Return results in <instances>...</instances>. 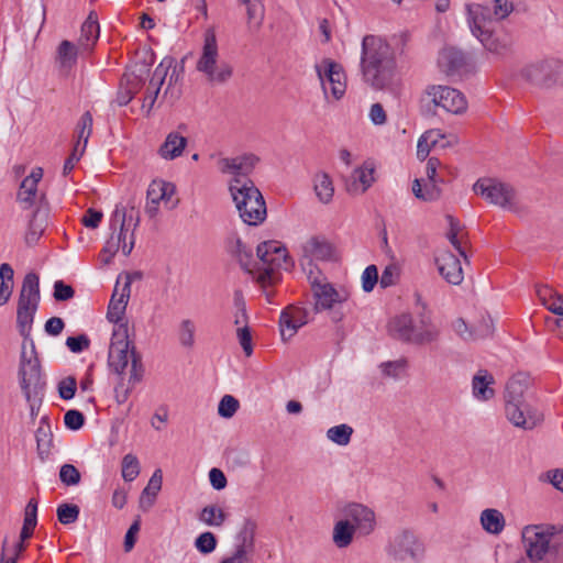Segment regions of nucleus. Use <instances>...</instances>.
<instances>
[{"instance_id":"f257e3e1","label":"nucleus","mask_w":563,"mask_h":563,"mask_svg":"<svg viewBox=\"0 0 563 563\" xmlns=\"http://www.w3.org/2000/svg\"><path fill=\"white\" fill-rule=\"evenodd\" d=\"M109 369L115 374L114 399L118 404H124L134 387L140 384L145 375L142 356L129 340V328L119 324L112 330L111 342L108 352Z\"/></svg>"},{"instance_id":"f03ea898","label":"nucleus","mask_w":563,"mask_h":563,"mask_svg":"<svg viewBox=\"0 0 563 563\" xmlns=\"http://www.w3.org/2000/svg\"><path fill=\"white\" fill-rule=\"evenodd\" d=\"M360 70L362 80L374 90L395 91L399 85L396 52L379 35L363 37Z\"/></svg>"},{"instance_id":"7ed1b4c3","label":"nucleus","mask_w":563,"mask_h":563,"mask_svg":"<svg viewBox=\"0 0 563 563\" xmlns=\"http://www.w3.org/2000/svg\"><path fill=\"white\" fill-rule=\"evenodd\" d=\"M530 377L523 373L514 375L506 384L504 400L505 416L516 428L533 430L543 421L542 411L526 399Z\"/></svg>"},{"instance_id":"20e7f679","label":"nucleus","mask_w":563,"mask_h":563,"mask_svg":"<svg viewBox=\"0 0 563 563\" xmlns=\"http://www.w3.org/2000/svg\"><path fill=\"white\" fill-rule=\"evenodd\" d=\"M183 73L184 68L178 66L173 57L166 56L161 60L145 88L141 106L145 115H150L159 97L167 102H174L180 97Z\"/></svg>"},{"instance_id":"39448f33","label":"nucleus","mask_w":563,"mask_h":563,"mask_svg":"<svg viewBox=\"0 0 563 563\" xmlns=\"http://www.w3.org/2000/svg\"><path fill=\"white\" fill-rule=\"evenodd\" d=\"M313 310L317 313L327 312L329 319L339 323L345 318V307L351 298V291L345 286H335L320 272H308Z\"/></svg>"},{"instance_id":"423d86ee","label":"nucleus","mask_w":563,"mask_h":563,"mask_svg":"<svg viewBox=\"0 0 563 563\" xmlns=\"http://www.w3.org/2000/svg\"><path fill=\"white\" fill-rule=\"evenodd\" d=\"M134 209L128 211L124 207L117 206L111 214L110 228L112 233L107 240L102 252L104 264L111 263L113 256L122 251L128 256L135 244L134 231L139 225V218L134 217Z\"/></svg>"},{"instance_id":"0eeeda50","label":"nucleus","mask_w":563,"mask_h":563,"mask_svg":"<svg viewBox=\"0 0 563 563\" xmlns=\"http://www.w3.org/2000/svg\"><path fill=\"white\" fill-rule=\"evenodd\" d=\"M384 553L391 563H424L427 547L413 530L401 528L388 536Z\"/></svg>"},{"instance_id":"6e6552de","label":"nucleus","mask_w":563,"mask_h":563,"mask_svg":"<svg viewBox=\"0 0 563 563\" xmlns=\"http://www.w3.org/2000/svg\"><path fill=\"white\" fill-rule=\"evenodd\" d=\"M229 190L244 223L258 225L266 219L264 197L253 181H230Z\"/></svg>"},{"instance_id":"1a4fd4ad","label":"nucleus","mask_w":563,"mask_h":563,"mask_svg":"<svg viewBox=\"0 0 563 563\" xmlns=\"http://www.w3.org/2000/svg\"><path fill=\"white\" fill-rule=\"evenodd\" d=\"M255 278L263 287L275 284L279 271L288 267V253L278 241H265L256 247Z\"/></svg>"},{"instance_id":"9d476101","label":"nucleus","mask_w":563,"mask_h":563,"mask_svg":"<svg viewBox=\"0 0 563 563\" xmlns=\"http://www.w3.org/2000/svg\"><path fill=\"white\" fill-rule=\"evenodd\" d=\"M197 71L201 73L211 85H223L230 80L233 74L232 66L222 60L213 30H207L200 56L196 63Z\"/></svg>"},{"instance_id":"9b49d317","label":"nucleus","mask_w":563,"mask_h":563,"mask_svg":"<svg viewBox=\"0 0 563 563\" xmlns=\"http://www.w3.org/2000/svg\"><path fill=\"white\" fill-rule=\"evenodd\" d=\"M521 542L527 562L541 563L556 549L554 527L545 525L526 526L521 531Z\"/></svg>"},{"instance_id":"f8f14e48","label":"nucleus","mask_w":563,"mask_h":563,"mask_svg":"<svg viewBox=\"0 0 563 563\" xmlns=\"http://www.w3.org/2000/svg\"><path fill=\"white\" fill-rule=\"evenodd\" d=\"M420 103L428 111L440 108L452 114H462L467 110L465 96L460 90L445 85L427 86Z\"/></svg>"},{"instance_id":"ddd939ff","label":"nucleus","mask_w":563,"mask_h":563,"mask_svg":"<svg viewBox=\"0 0 563 563\" xmlns=\"http://www.w3.org/2000/svg\"><path fill=\"white\" fill-rule=\"evenodd\" d=\"M41 299L40 278L35 273L25 275L16 310V325L22 335H27Z\"/></svg>"},{"instance_id":"4468645a","label":"nucleus","mask_w":563,"mask_h":563,"mask_svg":"<svg viewBox=\"0 0 563 563\" xmlns=\"http://www.w3.org/2000/svg\"><path fill=\"white\" fill-rule=\"evenodd\" d=\"M476 195L487 202L509 211H517L518 196L515 188L496 178H479L473 186Z\"/></svg>"},{"instance_id":"2eb2a0df","label":"nucleus","mask_w":563,"mask_h":563,"mask_svg":"<svg viewBox=\"0 0 563 563\" xmlns=\"http://www.w3.org/2000/svg\"><path fill=\"white\" fill-rule=\"evenodd\" d=\"M314 70L320 81L324 98L331 97L338 101L343 98L346 91V74L343 66L328 57L314 64Z\"/></svg>"},{"instance_id":"dca6fc26","label":"nucleus","mask_w":563,"mask_h":563,"mask_svg":"<svg viewBox=\"0 0 563 563\" xmlns=\"http://www.w3.org/2000/svg\"><path fill=\"white\" fill-rule=\"evenodd\" d=\"M20 385L26 401L30 404L31 413L35 412L37 399V388L40 384V364L35 356L34 345L27 352L25 345L22 346L20 363Z\"/></svg>"},{"instance_id":"f3484780","label":"nucleus","mask_w":563,"mask_h":563,"mask_svg":"<svg viewBox=\"0 0 563 563\" xmlns=\"http://www.w3.org/2000/svg\"><path fill=\"white\" fill-rule=\"evenodd\" d=\"M523 77L541 89L563 86V63L552 59L529 65L523 69Z\"/></svg>"},{"instance_id":"a211bd4d","label":"nucleus","mask_w":563,"mask_h":563,"mask_svg":"<svg viewBox=\"0 0 563 563\" xmlns=\"http://www.w3.org/2000/svg\"><path fill=\"white\" fill-rule=\"evenodd\" d=\"M175 194L176 187L173 183L163 179L152 180L146 191L145 213L150 218H155L159 213L161 205L168 210L174 209L178 203L177 200H173Z\"/></svg>"},{"instance_id":"6ab92c4d","label":"nucleus","mask_w":563,"mask_h":563,"mask_svg":"<svg viewBox=\"0 0 563 563\" xmlns=\"http://www.w3.org/2000/svg\"><path fill=\"white\" fill-rule=\"evenodd\" d=\"M300 262L307 273L310 269L319 271L312 263L314 261H330L334 257V249L325 239L310 236L300 246Z\"/></svg>"},{"instance_id":"aec40b11","label":"nucleus","mask_w":563,"mask_h":563,"mask_svg":"<svg viewBox=\"0 0 563 563\" xmlns=\"http://www.w3.org/2000/svg\"><path fill=\"white\" fill-rule=\"evenodd\" d=\"M43 178V169L35 167L31 174L25 177L16 192V201L22 209L46 206L45 195L37 189L38 183Z\"/></svg>"},{"instance_id":"412c9836","label":"nucleus","mask_w":563,"mask_h":563,"mask_svg":"<svg viewBox=\"0 0 563 563\" xmlns=\"http://www.w3.org/2000/svg\"><path fill=\"white\" fill-rule=\"evenodd\" d=\"M258 158L253 154H243L235 157H220L217 162L218 169L232 178L230 181H252L247 176L253 172Z\"/></svg>"},{"instance_id":"4be33fe9","label":"nucleus","mask_w":563,"mask_h":563,"mask_svg":"<svg viewBox=\"0 0 563 563\" xmlns=\"http://www.w3.org/2000/svg\"><path fill=\"white\" fill-rule=\"evenodd\" d=\"M346 520L362 536L371 534L376 527V515L372 508L361 503H349L343 508Z\"/></svg>"},{"instance_id":"5701e85b","label":"nucleus","mask_w":563,"mask_h":563,"mask_svg":"<svg viewBox=\"0 0 563 563\" xmlns=\"http://www.w3.org/2000/svg\"><path fill=\"white\" fill-rule=\"evenodd\" d=\"M308 323V312L306 309L289 306L285 308L279 317V330L283 341L292 339L298 330Z\"/></svg>"},{"instance_id":"b1692460","label":"nucleus","mask_w":563,"mask_h":563,"mask_svg":"<svg viewBox=\"0 0 563 563\" xmlns=\"http://www.w3.org/2000/svg\"><path fill=\"white\" fill-rule=\"evenodd\" d=\"M130 292L131 284L128 279L121 288L119 282H117L107 312L108 320L114 323L113 329L119 324H125L128 327V323L122 322V320L130 298Z\"/></svg>"},{"instance_id":"393cba45","label":"nucleus","mask_w":563,"mask_h":563,"mask_svg":"<svg viewBox=\"0 0 563 563\" xmlns=\"http://www.w3.org/2000/svg\"><path fill=\"white\" fill-rule=\"evenodd\" d=\"M440 275L452 285H460L463 279V269L460 260L450 251H441L434 257Z\"/></svg>"},{"instance_id":"a878e982","label":"nucleus","mask_w":563,"mask_h":563,"mask_svg":"<svg viewBox=\"0 0 563 563\" xmlns=\"http://www.w3.org/2000/svg\"><path fill=\"white\" fill-rule=\"evenodd\" d=\"M468 24L474 36H483L493 29L492 9L482 4H467Z\"/></svg>"},{"instance_id":"bb28decb","label":"nucleus","mask_w":563,"mask_h":563,"mask_svg":"<svg viewBox=\"0 0 563 563\" xmlns=\"http://www.w3.org/2000/svg\"><path fill=\"white\" fill-rule=\"evenodd\" d=\"M374 183V166L372 163H364L355 168L346 181L349 194L357 196L364 194Z\"/></svg>"},{"instance_id":"cd10ccee","label":"nucleus","mask_w":563,"mask_h":563,"mask_svg":"<svg viewBox=\"0 0 563 563\" xmlns=\"http://www.w3.org/2000/svg\"><path fill=\"white\" fill-rule=\"evenodd\" d=\"M440 334L439 327L432 321L428 313H421L417 324L413 323L412 344H430L438 340Z\"/></svg>"},{"instance_id":"c85d7f7f","label":"nucleus","mask_w":563,"mask_h":563,"mask_svg":"<svg viewBox=\"0 0 563 563\" xmlns=\"http://www.w3.org/2000/svg\"><path fill=\"white\" fill-rule=\"evenodd\" d=\"M495 383L494 376L486 369H479L472 379V394L479 401H487L495 396L492 387Z\"/></svg>"},{"instance_id":"c756f323","label":"nucleus","mask_w":563,"mask_h":563,"mask_svg":"<svg viewBox=\"0 0 563 563\" xmlns=\"http://www.w3.org/2000/svg\"><path fill=\"white\" fill-rule=\"evenodd\" d=\"M187 143L188 141L185 136L178 132H170L158 147L157 154L165 161H174L183 155Z\"/></svg>"},{"instance_id":"7c9ffc66","label":"nucleus","mask_w":563,"mask_h":563,"mask_svg":"<svg viewBox=\"0 0 563 563\" xmlns=\"http://www.w3.org/2000/svg\"><path fill=\"white\" fill-rule=\"evenodd\" d=\"M257 529L256 520L252 518H245L241 523V527L234 538V547L240 550H244L251 554L254 552L255 545V532Z\"/></svg>"},{"instance_id":"2f4dec72","label":"nucleus","mask_w":563,"mask_h":563,"mask_svg":"<svg viewBox=\"0 0 563 563\" xmlns=\"http://www.w3.org/2000/svg\"><path fill=\"white\" fill-rule=\"evenodd\" d=\"M482 529L492 536H499L506 527L504 514L496 508H486L479 515Z\"/></svg>"},{"instance_id":"473e14b6","label":"nucleus","mask_w":563,"mask_h":563,"mask_svg":"<svg viewBox=\"0 0 563 563\" xmlns=\"http://www.w3.org/2000/svg\"><path fill=\"white\" fill-rule=\"evenodd\" d=\"M389 334L400 341L411 343L413 320L408 313L394 317L388 323Z\"/></svg>"},{"instance_id":"72a5a7b5","label":"nucleus","mask_w":563,"mask_h":563,"mask_svg":"<svg viewBox=\"0 0 563 563\" xmlns=\"http://www.w3.org/2000/svg\"><path fill=\"white\" fill-rule=\"evenodd\" d=\"M48 222V210L46 206H40L36 208L33 218L30 221L27 232L25 234V241L27 244H34L38 241L43 234Z\"/></svg>"},{"instance_id":"f704fd0d","label":"nucleus","mask_w":563,"mask_h":563,"mask_svg":"<svg viewBox=\"0 0 563 563\" xmlns=\"http://www.w3.org/2000/svg\"><path fill=\"white\" fill-rule=\"evenodd\" d=\"M438 64L446 75H452L463 66V53L453 47L444 48L439 54Z\"/></svg>"},{"instance_id":"c9c22d12","label":"nucleus","mask_w":563,"mask_h":563,"mask_svg":"<svg viewBox=\"0 0 563 563\" xmlns=\"http://www.w3.org/2000/svg\"><path fill=\"white\" fill-rule=\"evenodd\" d=\"M313 190L321 203L328 205L332 201L334 186L331 177L324 172H318L312 178Z\"/></svg>"},{"instance_id":"e433bc0d","label":"nucleus","mask_w":563,"mask_h":563,"mask_svg":"<svg viewBox=\"0 0 563 563\" xmlns=\"http://www.w3.org/2000/svg\"><path fill=\"white\" fill-rule=\"evenodd\" d=\"M100 27L97 15L91 12L81 25L79 45L84 49H91L99 38Z\"/></svg>"},{"instance_id":"4c0bfd02","label":"nucleus","mask_w":563,"mask_h":563,"mask_svg":"<svg viewBox=\"0 0 563 563\" xmlns=\"http://www.w3.org/2000/svg\"><path fill=\"white\" fill-rule=\"evenodd\" d=\"M537 296L542 305L551 312L563 316V296L548 286L537 288Z\"/></svg>"},{"instance_id":"58836bf2","label":"nucleus","mask_w":563,"mask_h":563,"mask_svg":"<svg viewBox=\"0 0 563 563\" xmlns=\"http://www.w3.org/2000/svg\"><path fill=\"white\" fill-rule=\"evenodd\" d=\"M162 471L156 470L150 478L146 487L143 489L140 498L141 507L150 508L154 505L159 490L162 489Z\"/></svg>"},{"instance_id":"ea45409f","label":"nucleus","mask_w":563,"mask_h":563,"mask_svg":"<svg viewBox=\"0 0 563 563\" xmlns=\"http://www.w3.org/2000/svg\"><path fill=\"white\" fill-rule=\"evenodd\" d=\"M231 252L238 258L243 269L250 274H255V261L252 250L249 249L240 239H236L231 247Z\"/></svg>"},{"instance_id":"a19ab883","label":"nucleus","mask_w":563,"mask_h":563,"mask_svg":"<svg viewBox=\"0 0 563 563\" xmlns=\"http://www.w3.org/2000/svg\"><path fill=\"white\" fill-rule=\"evenodd\" d=\"M36 443H37V453L41 460H45L52 446V432L51 427L46 422V418H42L40 421V426L35 432Z\"/></svg>"},{"instance_id":"79ce46f5","label":"nucleus","mask_w":563,"mask_h":563,"mask_svg":"<svg viewBox=\"0 0 563 563\" xmlns=\"http://www.w3.org/2000/svg\"><path fill=\"white\" fill-rule=\"evenodd\" d=\"M356 530L349 520H340L333 527L332 539L334 544L342 549L349 547L353 541V536Z\"/></svg>"},{"instance_id":"37998d69","label":"nucleus","mask_w":563,"mask_h":563,"mask_svg":"<svg viewBox=\"0 0 563 563\" xmlns=\"http://www.w3.org/2000/svg\"><path fill=\"white\" fill-rule=\"evenodd\" d=\"M37 523V501L32 498L27 503L24 511L23 527L20 533L22 541L27 540L33 534Z\"/></svg>"},{"instance_id":"c03bdc74","label":"nucleus","mask_w":563,"mask_h":563,"mask_svg":"<svg viewBox=\"0 0 563 563\" xmlns=\"http://www.w3.org/2000/svg\"><path fill=\"white\" fill-rule=\"evenodd\" d=\"M76 143L74 146L87 147L88 140L92 133V115L89 111L85 112L76 125Z\"/></svg>"},{"instance_id":"a18cd8bd","label":"nucleus","mask_w":563,"mask_h":563,"mask_svg":"<svg viewBox=\"0 0 563 563\" xmlns=\"http://www.w3.org/2000/svg\"><path fill=\"white\" fill-rule=\"evenodd\" d=\"M382 375L386 378L399 379L408 369V361L404 357L383 362L378 366Z\"/></svg>"},{"instance_id":"49530a36","label":"nucleus","mask_w":563,"mask_h":563,"mask_svg":"<svg viewBox=\"0 0 563 563\" xmlns=\"http://www.w3.org/2000/svg\"><path fill=\"white\" fill-rule=\"evenodd\" d=\"M227 519V514L216 505H209L201 509L199 520L209 527H221Z\"/></svg>"},{"instance_id":"de8ad7c7","label":"nucleus","mask_w":563,"mask_h":563,"mask_svg":"<svg viewBox=\"0 0 563 563\" xmlns=\"http://www.w3.org/2000/svg\"><path fill=\"white\" fill-rule=\"evenodd\" d=\"M196 323L191 319H183L178 325V341L185 349L194 347L196 343Z\"/></svg>"},{"instance_id":"09e8293b","label":"nucleus","mask_w":563,"mask_h":563,"mask_svg":"<svg viewBox=\"0 0 563 563\" xmlns=\"http://www.w3.org/2000/svg\"><path fill=\"white\" fill-rule=\"evenodd\" d=\"M353 428L346 423L331 427L327 430V439L336 445L345 446L351 442Z\"/></svg>"},{"instance_id":"8fccbe9b","label":"nucleus","mask_w":563,"mask_h":563,"mask_svg":"<svg viewBox=\"0 0 563 563\" xmlns=\"http://www.w3.org/2000/svg\"><path fill=\"white\" fill-rule=\"evenodd\" d=\"M413 195L423 201H433L439 198L440 190L435 183L429 181L421 184L420 179H415L412 184Z\"/></svg>"},{"instance_id":"3c124183","label":"nucleus","mask_w":563,"mask_h":563,"mask_svg":"<svg viewBox=\"0 0 563 563\" xmlns=\"http://www.w3.org/2000/svg\"><path fill=\"white\" fill-rule=\"evenodd\" d=\"M246 7L247 26L250 32H257L264 20V5L262 2H250Z\"/></svg>"},{"instance_id":"603ef678","label":"nucleus","mask_w":563,"mask_h":563,"mask_svg":"<svg viewBox=\"0 0 563 563\" xmlns=\"http://www.w3.org/2000/svg\"><path fill=\"white\" fill-rule=\"evenodd\" d=\"M424 141L428 140L430 143L442 148L448 146H454L459 143V137L455 134L445 135L441 130H429L423 133Z\"/></svg>"},{"instance_id":"864d4df0","label":"nucleus","mask_w":563,"mask_h":563,"mask_svg":"<svg viewBox=\"0 0 563 563\" xmlns=\"http://www.w3.org/2000/svg\"><path fill=\"white\" fill-rule=\"evenodd\" d=\"M77 60V47L69 41L58 46V62L63 68H70Z\"/></svg>"},{"instance_id":"5fc2aeb1","label":"nucleus","mask_w":563,"mask_h":563,"mask_svg":"<svg viewBox=\"0 0 563 563\" xmlns=\"http://www.w3.org/2000/svg\"><path fill=\"white\" fill-rule=\"evenodd\" d=\"M122 477L125 482H133L140 474V463L135 455L126 454L122 459Z\"/></svg>"},{"instance_id":"6e6d98bb","label":"nucleus","mask_w":563,"mask_h":563,"mask_svg":"<svg viewBox=\"0 0 563 563\" xmlns=\"http://www.w3.org/2000/svg\"><path fill=\"white\" fill-rule=\"evenodd\" d=\"M79 507L74 504H62L57 507L58 521L63 525H70L79 517Z\"/></svg>"},{"instance_id":"4d7b16f0","label":"nucleus","mask_w":563,"mask_h":563,"mask_svg":"<svg viewBox=\"0 0 563 563\" xmlns=\"http://www.w3.org/2000/svg\"><path fill=\"white\" fill-rule=\"evenodd\" d=\"M80 472L73 464H63L59 470V481L66 486H76L80 483Z\"/></svg>"},{"instance_id":"13d9d810","label":"nucleus","mask_w":563,"mask_h":563,"mask_svg":"<svg viewBox=\"0 0 563 563\" xmlns=\"http://www.w3.org/2000/svg\"><path fill=\"white\" fill-rule=\"evenodd\" d=\"M239 401L231 395L221 398L218 406V415L222 418H232L239 409Z\"/></svg>"},{"instance_id":"bf43d9fd","label":"nucleus","mask_w":563,"mask_h":563,"mask_svg":"<svg viewBox=\"0 0 563 563\" xmlns=\"http://www.w3.org/2000/svg\"><path fill=\"white\" fill-rule=\"evenodd\" d=\"M400 276V267L397 263L393 262L388 264L379 278V285L382 288H387L396 284Z\"/></svg>"},{"instance_id":"052dcab7","label":"nucleus","mask_w":563,"mask_h":563,"mask_svg":"<svg viewBox=\"0 0 563 563\" xmlns=\"http://www.w3.org/2000/svg\"><path fill=\"white\" fill-rule=\"evenodd\" d=\"M195 547L200 553L209 554L214 551L217 539L212 532H203L195 540Z\"/></svg>"},{"instance_id":"680f3d73","label":"nucleus","mask_w":563,"mask_h":563,"mask_svg":"<svg viewBox=\"0 0 563 563\" xmlns=\"http://www.w3.org/2000/svg\"><path fill=\"white\" fill-rule=\"evenodd\" d=\"M477 38L492 53L503 54L507 49V44L495 37L493 30L483 36H477Z\"/></svg>"},{"instance_id":"e2e57ef3","label":"nucleus","mask_w":563,"mask_h":563,"mask_svg":"<svg viewBox=\"0 0 563 563\" xmlns=\"http://www.w3.org/2000/svg\"><path fill=\"white\" fill-rule=\"evenodd\" d=\"M362 288L365 292H369L374 289L378 282V271L375 265L367 266L362 274Z\"/></svg>"},{"instance_id":"0e129e2a","label":"nucleus","mask_w":563,"mask_h":563,"mask_svg":"<svg viewBox=\"0 0 563 563\" xmlns=\"http://www.w3.org/2000/svg\"><path fill=\"white\" fill-rule=\"evenodd\" d=\"M76 388H77V382H76L75 377L68 376V377L63 378L58 383L59 397L64 400H69L71 398H74Z\"/></svg>"},{"instance_id":"69168bd1","label":"nucleus","mask_w":563,"mask_h":563,"mask_svg":"<svg viewBox=\"0 0 563 563\" xmlns=\"http://www.w3.org/2000/svg\"><path fill=\"white\" fill-rule=\"evenodd\" d=\"M475 339L487 338L494 332V322L489 316L482 317L477 324L473 325Z\"/></svg>"},{"instance_id":"338daca9","label":"nucleus","mask_w":563,"mask_h":563,"mask_svg":"<svg viewBox=\"0 0 563 563\" xmlns=\"http://www.w3.org/2000/svg\"><path fill=\"white\" fill-rule=\"evenodd\" d=\"M236 336L245 355L251 356L253 353L252 335L246 324L238 328Z\"/></svg>"},{"instance_id":"774afa93","label":"nucleus","mask_w":563,"mask_h":563,"mask_svg":"<svg viewBox=\"0 0 563 563\" xmlns=\"http://www.w3.org/2000/svg\"><path fill=\"white\" fill-rule=\"evenodd\" d=\"M253 554L240 550L236 548H233V551L224 556L220 563H251L252 562Z\"/></svg>"}]
</instances>
